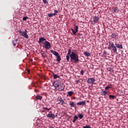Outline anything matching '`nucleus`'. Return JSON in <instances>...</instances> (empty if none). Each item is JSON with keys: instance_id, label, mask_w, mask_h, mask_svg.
<instances>
[{"instance_id": "f257e3e1", "label": "nucleus", "mask_w": 128, "mask_h": 128, "mask_svg": "<svg viewBox=\"0 0 128 128\" xmlns=\"http://www.w3.org/2000/svg\"><path fill=\"white\" fill-rule=\"evenodd\" d=\"M70 60L73 62V64H78L80 62V58L78 54L72 52V54L70 55Z\"/></svg>"}, {"instance_id": "f03ea898", "label": "nucleus", "mask_w": 128, "mask_h": 128, "mask_svg": "<svg viewBox=\"0 0 128 128\" xmlns=\"http://www.w3.org/2000/svg\"><path fill=\"white\" fill-rule=\"evenodd\" d=\"M50 52L54 54V56H56V62L60 63V61L62 60V58H60V54H58V52L56 51H54V50H50Z\"/></svg>"}, {"instance_id": "7ed1b4c3", "label": "nucleus", "mask_w": 128, "mask_h": 128, "mask_svg": "<svg viewBox=\"0 0 128 128\" xmlns=\"http://www.w3.org/2000/svg\"><path fill=\"white\" fill-rule=\"evenodd\" d=\"M18 32L25 38H28V30H25L24 32L22 30H18Z\"/></svg>"}, {"instance_id": "20e7f679", "label": "nucleus", "mask_w": 128, "mask_h": 128, "mask_svg": "<svg viewBox=\"0 0 128 128\" xmlns=\"http://www.w3.org/2000/svg\"><path fill=\"white\" fill-rule=\"evenodd\" d=\"M56 90H64V84L61 83V84H60L58 87L56 88Z\"/></svg>"}, {"instance_id": "39448f33", "label": "nucleus", "mask_w": 128, "mask_h": 128, "mask_svg": "<svg viewBox=\"0 0 128 128\" xmlns=\"http://www.w3.org/2000/svg\"><path fill=\"white\" fill-rule=\"evenodd\" d=\"M43 44H44L45 48H47L48 50L50 48L51 46L50 43V42H48V41H45Z\"/></svg>"}, {"instance_id": "423d86ee", "label": "nucleus", "mask_w": 128, "mask_h": 128, "mask_svg": "<svg viewBox=\"0 0 128 128\" xmlns=\"http://www.w3.org/2000/svg\"><path fill=\"white\" fill-rule=\"evenodd\" d=\"M62 83L59 80H56L54 83V86L56 89L58 87V86L61 84Z\"/></svg>"}, {"instance_id": "0eeeda50", "label": "nucleus", "mask_w": 128, "mask_h": 128, "mask_svg": "<svg viewBox=\"0 0 128 128\" xmlns=\"http://www.w3.org/2000/svg\"><path fill=\"white\" fill-rule=\"evenodd\" d=\"M71 30H72V32H73L74 34V36H76V32H78V26H76V28H75V30L72 28H71Z\"/></svg>"}, {"instance_id": "6e6552de", "label": "nucleus", "mask_w": 128, "mask_h": 128, "mask_svg": "<svg viewBox=\"0 0 128 128\" xmlns=\"http://www.w3.org/2000/svg\"><path fill=\"white\" fill-rule=\"evenodd\" d=\"M94 82H96V80H94V78H88L87 82L88 84H94Z\"/></svg>"}, {"instance_id": "1a4fd4ad", "label": "nucleus", "mask_w": 128, "mask_h": 128, "mask_svg": "<svg viewBox=\"0 0 128 128\" xmlns=\"http://www.w3.org/2000/svg\"><path fill=\"white\" fill-rule=\"evenodd\" d=\"M98 20H100V18H98V16H94L93 18L92 24H96Z\"/></svg>"}, {"instance_id": "9d476101", "label": "nucleus", "mask_w": 128, "mask_h": 128, "mask_svg": "<svg viewBox=\"0 0 128 128\" xmlns=\"http://www.w3.org/2000/svg\"><path fill=\"white\" fill-rule=\"evenodd\" d=\"M58 102H60L61 103L62 106H63V104H66V102H64V100L62 99V97H60L58 99Z\"/></svg>"}, {"instance_id": "9b49d317", "label": "nucleus", "mask_w": 128, "mask_h": 128, "mask_svg": "<svg viewBox=\"0 0 128 128\" xmlns=\"http://www.w3.org/2000/svg\"><path fill=\"white\" fill-rule=\"evenodd\" d=\"M47 118H50L54 119V118H56V115L52 113L48 114L47 115Z\"/></svg>"}, {"instance_id": "f8f14e48", "label": "nucleus", "mask_w": 128, "mask_h": 128, "mask_svg": "<svg viewBox=\"0 0 128 128\" xmlns=\"http://www.w3.org/2000/svg\"><path fill=\"white\" fill-rule=\"evenodd\" d=\"M115 46L118 48H120V50H122L123 48L122 45L120 44H119L115 43Z\"/></svg>"}, {"instance_id": "ddd939ff", "label": "nucleus", "mask_w": 128, "mask_h": 128, "mask_svg": "<svg viewBox=\"0 0 128 128\" xmlns=\"http://www.w3.org/2000/svg\"><path fill=\"white\" fill-rule=\"evenodd\" d=\"M86 104V101L80 102H77V106H85Z\"/></svg>"}, {"instance_id": "4468645a", "label": "nucleus", "mask_w": 128, "mask_h": 128, "mask_svg": "<svg viewBox=\"0 0 128 128\" xmlns=\"http://www.w3.org/2000/svg\"><path fill=\"white\" fill-rule=\"evenodd\" d=\"M42 96L38 94L36 96V100H42Z\"/></svg>"}, {"instance_id": "2eb2a0df", "label": "nucleus", "mask_w": 128, "mask_h": 128, "mask_svg": "<svg viewBox=\"0 0 128 128\" xmlns=\"http://www.w3.org/2000/svg\"><path fill=\"white\" fill-rule=\"evenodd\" d=\"M70 104V106H72V108H76V104H74V102H69Z\"/></svg>"}, {"instance_id": "dca6fc26", "label": "nucleus", "mask_w": 128, "mask_h": 128, "mask_svg": "<svg viewBox=\"0 0 128 128\" xmlns=\"http://www.w3.org/2000/svg\"><path fill=\"white\" fill-rule=\"evenodd\" d=\"M111 38H118V36L116 34H112L111 35Z\"/></svg>"}, {"instance_id": "f3484780", "label": "nucleus", "mask_w": 128, "mask_h": 128, "mask_svg": "<svg viewBox=\"0 0 128 128\" xmlns=\"http://www.w3.org/2000/svg\"><path fill=\"white\" fill-rule=\"evenodd\" d=\"M46 40L44 38L42 37L39 39L38 42L39 44H41V42H42L44 41H46Z\"/></svg>"}, {"instance_id": "a211bd4d", "label": "nucleus", "mask_w": 128, "mask_h": 128, "mask_svg": "<svg viewBox=\"0 0 128 128\" xmlns=\"http://www.w3.org/2000/svg\"><path fill=\"white\" fill-rule=\"evenodd\" d=\"M43 108L44 110H48V112L50 110H51V108H48V107H46V106H43Z\"/></svg>"}, {"instance_id": "6ab92c4d", "label": "nucleus", "mask_w": 128, "mask_h": 128, "mask_svg": "<svg viewBox=\"0 0 128 128\" xmlns=\"http://www.w3.org/2000/svg\"><path fill=\"white\" fill-rule=\"evenodd\" d=\"M84 55L86 56H90V53L88 52H84Z\"/></svg>"}, {"instance_id": "aec40b11", "label": "nucleus", "mask_w": 128, "mask_h": 128, "mask_svg": "<svg viewBox=\"0 0 128 128\" xmlns=\"http://www.w3.org/2000/svg\"><path fill=\"white\" fill-rule=\"evenodd\" d=\"M102 96H106V94H108V92L104 90H104H102Z\"/></svg>"}, {"instance_id": "412c9836", "label": "nucleus", "mask_w": 128, "mask_h": 128, "mask_svg": "<svg viewBox=\"0 0 128 128\" xmlns=\"http://www.w3.org/2000/svg\"><path fill=\"white\" fill-rule=\"evenodd\" d=\"M78 116H74V120H72V122H74V124H75L76 122V120H78Z\"/></svg>"}, {"instance_id": "4be33fe9", "label": "nucleus", "mask_w": 128, "mask_h": 128, "mask_svg": "<svg viewBox=\"0 0 128 128\" xmlns=\"http://www.w3.org/2000/svg\"><path fill=\"white\" fill-rule=\"evenodd\" d=\"M112 10L113 12H120V9L118 8V7L114 8Z\"/></svg>"}, {"instance_id": "5701e85b", "label": "nucleus", "mask_w": 128, "mask_h": 128, "mask_svg": "<svg viewBox=\"0 0 128 128\" xmlns=\"http://www.w3.org/2000/svg\"><path fill=\"white\" fill-rule=\"evenodd\" d=\"M74 94V92H72V91H70L68 92V96H72Z\"/></svg>"}, {"instance_id": "b1692460", "label": "nucleus", "mask_w": 128, "mask_h": 128, "mask_svg": "<svg viewBox=\"0 0 128 128\" xmlns=\"http://www.w3.org/2000/svg\"><path fill=\"white\" fill-rule=\"evenodd\" d=\"M112 48L114 52H115L116 54H118L116 47V46H114V47H112Z\"/></svg>"}, {"instance_id": "393cba45", "label": "nucleus", "mask_w": 128, "mask_h": 128, "mask_svg": "<svg viewBox=\"0 0 128 128\" xmlns=\"http://www.w3.org/2000/svg\"><path fill=\"white\" fill-rule=\"evenodd\" d=\"M112 88V85L110 84V85L108 86H106L105 88V90H108V88Z\"/></svg>"}, {"instance_id": "a878e982", "label": "nucleus", "mask_w": 128, "mask_h": 128, "mask_svg": "<svg viewBox=\"0 0 128 128\" xmlns=\"http://www.w3.org/2000/svg\"><path fill=\"white\" fill-rule=\"evenodd\" d=\"M108 44H109V46H110V48H114V46H115L113 42H109Z\"/></svg>"}, {"instance_id": "bb28decb", "label": "nucleus", "mask_w": 128, "mask_h": 128, "mask_svg": "<svg viewBox=\"0 0 128 128\" xmlns=\"http://www.w3.org/2000/svg\"><path fill=\"white\" fill-rule=\"evenodd\" d=\"M78 118H80V120H82L84 118V115L82 114H78Z\"/></svg>"}, {"instance_id": "cd10ccee", "label": "nucleus", "mask_w": 128, "mask_h": 128, "mask_svg": "<svg viewBox=\"0 0 128 128\" xmlns=\"http://www.w3.org/2000/svg\"><path fill=\"white\" fill-rule=\"evenodd\" d=\"M53 76L54 79L58 78H60V76L54 74L53 73Z\"/></svg>"}, {"instance_id": "c85d7f7f", "label": "nucleus", "mask_w": 128, "mask_h": 128, "mask_svg": "<svg viewBox=\"0 0 128 128\" xmlns=\"http://www.w3.org/2000/svg\"><path fill=\"white\" fill-rule=\"evenodd\" d=\"M56 16V14H48V18H52V16Z\"/></svg>"}, {"instance_id": "c756f323", "label": "nucleus", "mask_w": 128, "mask_h": 128, "mask_svg": "<svg viewBox=\"0 0 128 128\" xmlns=\"http://www.w3.org/2000/svg\"><path fill=\"white\" fill-rule=\"evenodd\" d=\"M72 54V50L70 48L68 50V52L67 55L70 56V54Z\"/></svg>"}, {"instance_id": "7c9ffc66", "label": "nucleus", "mask_w": 128, "mask_h": 128, "mask_svg": "<svg viewBox=\"0 0 128 128\" xmlns=\"http://www.w3.org/2000/svg\"><path fill=\"white\" fill-rule=\"evenodd\" d=\"M70 55H66V60L67 62H70Z\"/></svg>"}, {"instance_id": "2f4dec72", "label": "nucleus", "mask_w": 128, "mask_h": 128, "mask_svg": "<svg viewBox=\"0 0 128 128\" xmlns=\"http://www.w3.org/2000/svg\"><path fill=\"white\" fill-rule=\"evenodd\" d=\"M110 98H112V100H114L116 98V96L114 95H110L109 96Z\"/></svg>"}, {"instance_id": "473e14b6", "label": "nucleus", "mask_w": 128, "mask_h": 128, "mask_svg": "<svg viewBox=\"0 0 128 128\" xmlns=\"http://www.w3.org/2000/svg\"><path fill=\"white\" fill-rule=\"evenodd\" d=\"M28 17L25 16V17L23 18L22 20H28Z\"/></svg>"}, {"instance_id": "72a5a7b5", "label": "nucleus", "mask_w": 128, "mask_h": 128, "mask_svg": "<svg viewBox=\"0 0 128 128\" xmlns=\"http://www.w3.org/2000/svg\"><path fill=\"white\" fill-rule=\"evenodd\" d=\"M54 14H55V16H56V14L58 12V10H54Z\"/></svg>"}, {"instance_id": "f704fd0d", "label": "nucleus", "mask_w": 128, "mask_h": 128, "mask_svg": "<svg viewBox=\"0 0 128 128\" xmlns=\"http://www.w3.org/2000/svg\"><path fill=\"white\" fill-rule=\"evenodd\" d=\"M83 128H91V127L90 126H84Z\"/></svg>"}, {"instance_id": "c9c22d12", "label": "nucleus", "mask_w": 128, "mask_h": 128, "mask_svg": "<svg viewBox=\"0 0 128 128\" xmlns=\"http://www.w3.org/2000/svg\"><path fill=\"white\" fill-rule=\"evenodd\" d=\"M12 44L14 46H16V43H14V40L12 41Z\"/></svg>"}, {"instance_id": "e433bc0d", "label": "nucleus", "mask_w": 128, "mask_h": 128, "mask_svg": "<svg viewBox=\"0 0 128 128\" xmlns=\"http://www.w3.org/2000/svg\"><path fill=\"white\" fill-rule=\"evenodd\" d=\"M80 82L79 80H77L76 81V84H78L80 83Z\"/></svg>"}, {"instance_id": "4c0bfd02", "label": "nucleus", "mask_w": 128, "mask_h": 128, "mask_svg": "<svg viewBox=\"0 0 128 128\" xmlns=\"http://www.w3.org/2000/svg\"><path fill=\"white\" fill-rule=\"evenodd\" d=\"M43 0V2H44V4H48V2L46 1V0Z\"/></svg>"}, {"instance_id": "58836bf2", "label": "nucleus", "mask_w": 128, "mask_h": 128, "mask_svg": "<svg viewBox=\"0 0 128 128\" xmlns=\"http://www.w3.org/2000/svg\"><path fill=\"white\" fill-rule=\"evenodd\" d=\"M103 54H104V56L105 54H106V51L104 50V52H103Z\"/></svg>"}, {"instance_id": "ea45409f", "label": "nucleus", "mask_w": 128, "mask_h": 128, "mask_svg": "<svg viewBox=\"0 0 128 128\" xmlns=\"http://www.w3.org/2000/svg\"><path fill=\"white\" fill-rule=\"evenodd\" d=\"M80 74L82 76H84V70H81Z\"/></svg>"}, {"instance_id": "a19ab883", "label": "nucleus", "mask_w": 128, "mask_h": 128, "mask_svg": "<svg viewBox=\"0 0 128 128\" xmlns=\"http://www.w3.org/2000/svg\"><path fill=\"white\" fill-rule=\"evenodd\" d=\"M34 92H38V90H34Z\"/></svg>"}, {"instance_id": "79ce46f5", "label": "nucleus", "mask_w": 128, "mask_h": 128, "mask_svg": "<svg viewBox=\"0 0 128 128\" xmlns=\"http://www.w3.org/2000/svg\"><path fill=\"white\" fill-rule=\"evenodd\" d=\"M28 74H30V70H28Z\"/></svg>"}, {"instance_id": "37998d69", "label": "nucleus", "mask_w": 128, "mask_h": 128, "mask_svg": "<svg viewBox=\"0 0 128 128\" xmlns=\"http://www.w3.org/2000/svg\"><path fill=\"white\" fill-rule=\"evenodd\" d=\"M108 50H112V48L110 46L108 48Z\"/></svg>"}, {"instance_id": "c03bdc74", "label": "nucleus", "mask_w": 128, "mask_h": 128, "mask_svg": "<svg viewBox=\"0 0 128 128\" xmlns=\"http://www.w3.org/2000/svg\"><path fill=\"white\" fill-rule=\"evenodd\" d=\"M18 39H16L15 40V42H18Z\"/></svg>"}, {"instance_id": "a18cd8bd", "label": "nucleus", "mask_w": 128, "mask_h": 128, "mask_svg": "<svg viewBox=\"0 0 128 128\" xmlns=\"http://www.w3.org/2000/svg\"><path fill=\"white\" fill-rule=\"evenodd\" d=\"M49 128H54L53 126L50 127Z\"/></svg>"}, {"instance_id": "49530a36", "label": "nucleus", "mask_w": 128, "mask_h": 128, "mask_svg": "<svg viewBox=\"0 0 128 128\" xmlns=\"http://www.w3.org/2000/svg\"><path fill=\"white\" fill-rule=\"evenodd\" d=\"M43 54H44V52H43Z\"/></svg>"}, {"instance_id": "de8ad7c7", "label": "nucleus", "mask_w": 128, "mask_h": 128, "mask_svg": "<svg viewBox=\"0 0 128 128\" xmlns=\"http://www.w3.org/2000/svg\"><path fill=\"white\" fill-rule=\"evenodd\" d=\"M104 56L106 58V56Z\"/></svg>"}]
</instances>
